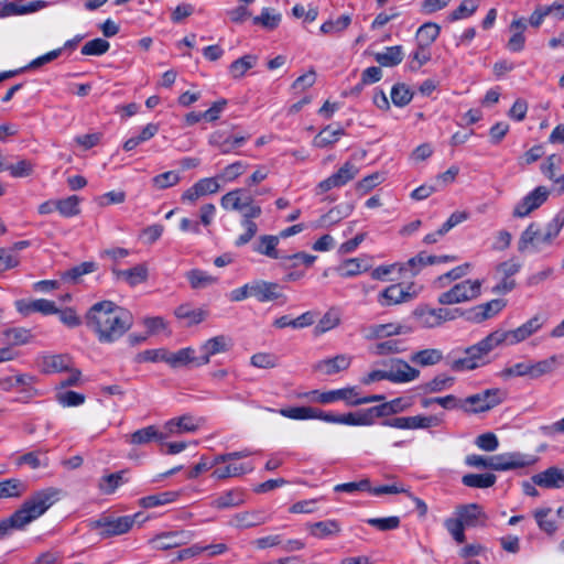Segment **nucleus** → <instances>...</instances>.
I'll list each match as a JSON object with an SVG mask.
<instances>
[{
  "label": "nucleus",
  "mask_w": 564,
  "mask_h": 564,
  "mask_svg": "<svg viewBox=\"0 0 564 564\" xmlns=\"http://www.w3.org/2000/svg\"><path fill=\"white\" fill-rule=\"evenodd\" d=\"M132 324L133 318L130 312L110 301L96 303L87 314V326L104 344L117 341L131 328Z\"/></svg>",
  "instance_id": "obj_1"
},
{
  "label": "nucleus",
  "mask_w": 564,
  "mask_h": 564,
  "mask_svg": "<svg viewBox=\"0 0 564 564\" xmlns=\"http://www.w3.org/2000/svg\"><path fill=\"white\" fill-rule=\"evenodd\" d=\"M58 500L59 490L53 487L33 492L10 517L0 520V540L10 536L14 530H23Z\"/></svg>",
  "instance_id": "obj_2"
},
{
  "label": "nucleus",
  "mask_w": 564,
  "mask_h": 564,
  "mask_svg": "<svg viewBox=\"0 0 564 564\" xmlns=\"http://www.w3.org/2000/svg\"><path fill=\"white\" fill-rule=\"evenodd\" d=\"M564 228V212L555 215L541 226L531 223L520 235L518 250L523 253H542L556 245L557 237Z\"/></svg>",
  "instance_id": "obj_3"
},
{
  "label": "nucleus",
  "mask_w": 564,
  "mask_h": 564,
  "mask_svg": "<svg viewBox=\"0 0 564 564\" xmlns=\"http://www.w3.org/2000/svg\"><path fill=\"white\" fill-rule=\"evenodd\" d=\"M501 346L497 332H492L475 345L469 346L465 350V356L457 358L451 362L454 371H470L485 366L488 355Z\"/></svg>",
  "instance_id": "obj_4"
},
{
  "label": "nucleus",
  "mask_w": 564,
  "mask_h": 564,
  "mask_svg": "<svg viewBox=\"0 0 564 564\" xmlns=\"http://www.w3.org/2000/svg\"><path fill=\"white\" fill-rule=\"evenodd\" d=\"M507 397L503 389L490 388L463 399V411L469 414L488 412L501 404Z\"/></svg>",
  "instance_id": "obj_5"
},
{
  "label": "nucleus",
  "mask_w": 564,
  "mask_h": 564,
  "mask_svg": "<svg viewBox=\"0 0 564 564\" xmlns=\"http://www.w3.org/2000/svg\"><path fill=\"white\" fill-rule=\"evenodd\" d=\"M481 286L482 281L479 279L464 280L441 293L437 302L442 305H454L476 300L481 294Z\"/></svg>",
  "instance_id": "obj_6"
},
{
  "label": "nucleus",
  "mask_w": 564,
  "mask_h": 564,
  "mask_svg": "<svg viewBox=\"0 0 564 564\" xmlns=\"http://www.w3.org/2000/svg\"><path fill=\"white\" fill-rule=\"evenodd\" d=\"M545 323L546 318L544 316L534 315L514 329H497L496 332L501 345L514 346L540 332Z\"/></svg>",
  "instance_id": "obj_7"
},
{
  "label": "nucleus",
  "mask_w": 564,
  "mask_h": 564,
  "mask_svg": "<svg viewBox=\"0 0 564 564\" xmlns=\"http://www.w3.org/2000/svg\"><path fill=\"white\" fill-rule=\"evenodd\" d=\"M539 457L534 454L521 452H508L492 456L491 469L496 471H508L533 466Z\"/></svg>",
  "instance_id": "obj_8"
},
{
  "label": "nucleus",
  "mask_w": 564,
  "mask_h": 564,
  "mask_svg": "<svg viewBox=\"0 0 564 564\" xmlns=\"http://www.w3.org/2000/svg\"><path fill=\"white\" fill-rule=\"evenodd\" d=\"M312 403L318 404H333L338 401L345 402L349 406H354V398L356 397V387L348 386L340 389H334L328 391L312 390L301 395Z\"/></svg>",
  "instance_id": "obj_9"
},
{
  "label": "nucleus",
  "mask_w": 564,
  "mask_h": 564,
  "mask_svg": "<svg viewBox=\"0 0 564 564\" xmlns=\"http://www.w3.org/2000/svg\"><path fill=\"white\" fill-rule=\"evenodd\" d=\"M139 516L140 513L118 518L104 516L97 520L90 521L89 525L93 529L99 530V533L104 536L120 535L127 533L132 528L135 518Z\"/></svg>",
  "instance_id": "obj_10"
},
{
  "label": "nucleus",
  "mask_w": 564,
  "mask_h": 564,
  "mask_svg": "<svg viewBox=\"0 0 564 564\" xmlns=\"http://www.w3.org/2000/svg\"><path fill=\"white\" fill-rule=\"evenodd\" d=\"M550 191L545 186H538L523 196L513 207L512 215L516 218L528 217L532 212L541 207L549 198Z\"/></svg>",
  "instance_id": "obj_11"
},
{
  "label": "nucleus",
  "mask_w": 564,
  "mask_h": 564,
  "mask_svg": "<svg viewBox=\"0 0 564 564\" xmlns=\"http://www.w3.org/2000/svg\"><path fill=\"white\" fill-rule=\"evenodd\" d=\"M383 365L388 369L389 381L392 383L401 384L409 383L420 377V370L412 367L409 362L401 358H393Z\"/></svg>",
  "instance_id": "obj_12"
},
{
  "label": "nucleus",
  "mask_w": 564,
  "mask_h": 564,
  "mask_svg": "<svg viewBox=\"0 0 564 564\" xmlns=\"http://www.w3.org/2000/svg\"><path fill=\"white\" fill-rule=\"evenodd\" d=\"M193 538L194 533L192 531H167L156 534L149 541V543L152 549L164 551L187 544L193 540Z\"/></svg>",
  "instance_id": "obj_13"
},
{
  "label": "nucleus",
  "mask_w": 564,
  "mask_h": 564,
  "mask_svg": "<svg viewBox=\"0 0 564 564\" xmlns=\"http://www.w3.org/2000/svg\"><path fill=\"white\" fill-rule=\"evenodd\" d=\"M14 306L17 312L24 317L34 313H40L44 316L58 313L55 302L46 299H20L14 302Z\"/></svg>",
  "instance_id": "obj_14"
},
{
  "label": "nucleus",
  "mask_w": 564,
  "mask_h": 564,
  "mask_svg": "<svg viewBox=\"0 0 564 564\" xmlns=\"http://www.w3.org/2000/svg\"><path fill=\"white\" fill-rule=\"evenodd\" d=\"M358 167L351 162H346L337 172L318 184L322 192H328L335 187H341L354 180L358 174Z\"/></svg>",
  "instance_id": "obj_15"
},
{
  "label": "nucleus",
  "mask_w": 564,
  "mask_h": 564,
  "mask_svg": "<svg viewBox=\"0 0 564 564\" xmlns=\"http://www.w3.org/2000/svg\"><path fill=\"white\" fill-rule=\"evenodd\" d=\"M199 419H196L189 414H185L165 422L163 425V433L166 435V438H169L171 436L181 435L184 433H194L199 429Z\"/></svg>",
  "instance_id": "obj_16"
},
{
  "label": "nucleus",
  "mask_w": 564,
  "mask_h": 564,
  "mask_svg": "<svg viewBox=\"0 0 564 564\" xmlns=\"http://www.w3.org/2000/svg\"><path fill=\"white\" fill-rule=\"evenodd\" d=\"M410 329L399 323L372 324L361 329L367 340L382 339L391 336L409 333Z\"/></svg>",
  "instance_id": "obj_17"
},
{
  "label": "nucleus",
  "mask_w": 564,
  "mask_h": 564,
  "mask_svg": "<svg viewBox=\"0 0 564 564\" xmlns=\"http://www.w3.org/2000/svg\"><path fill=\"white\" fill-rule=\"evenodd\" d=\"M231 346V340L225 335H218L204 341L200 347V356H198V365H207L215 355L226 352Z\"/></svg>",
  "instance_id": "obj_18"
},
{
  "label": "nucleus",
  "mask_w": 564,
  "mask_h": 564,
  "mask_svg": "<svg viewBox=\"0 0 564 564\" xmlns=\"http://www.w3.org/2000/svg\"><path fill=\"white\" fill-rule=\"evenodd\" d=\"M534 485L544 489L564 488V466H551L531 477Z\"/></svg>",
  "instance_id": "obj_19"
},
{
  "label": "nucleus",
  "mask_w": 564,
  "mask_h": 564,
  "mask_svg": "<svg viewBox=\"0 0 564 564\" xmlns=\"http://www.w3.org/2000/svg\"><path fill=\"white\" fill-rule=\"evenodd\" d=\"M45 7L46 2L41 0L28 3L24 0H14L0 8V19L34 13Z\"/></svg>",
  "instance_id": "obj_20"
},
{
  "label": "nucleus",
  "mask_w": 564,
  "mask_h": 564,
  "mask_svg": "<svg viewBox=\"0 0 564 564\" xmlns=\"http://www.w3.org/2000/svg\"><path fill=\"white\" fill-rule=\"evenodd\" d=\"M352 357L350 355L340 354L332 358H326L317 361L314 365V370L325 375L333 376L349 368Z\"/></svg>",
  "instance_id": "obj_21"
},
{
  "label": "nucleus",
  "mask_w": 564,
  "mask_h": 564,
  "mask_svg": "<svg viewBox=\"0 0 564 564\" xmlns=\"http://www.w3.org/2000/svg\"><path fill=\"white\" fill-rule=\"evenodd\" d=\"M252 195L246 188L232 189L220 198V206L228 212L240 213L250 203Z\"/></svg>",
  "instance_id": "obj_22"
},
{
  "label": "nucleus",
  "mask_w": 564,
  "mask_h": 564,
  "mask_svg": "<svg viewBox=\"0 0 564 564\" xmlns=\"http://www.w3.org/2000/svg\"><path fill=\"white\" fill-rule=\"evenodd\" d=\"M251 296L259 302H270L282 296L279 284L263 280L251 282Z\"/></svg>",
  "instance_id": "obj_23"
},
{
  "label": "nucleus",
  "mask_w": 564,
  "mask_h": 564,
  "mask_svg": "<svg viewBox=\"0 0 564 564\" xmlns=\"http://www.w3.org/2000/svg\"><path fill=\"white\" fill-rule=\"evenodd\" d=\"M455 516L465 527H476L486 519L481 508L476 503L458 506L455 510Z\"/></svg>",
  "instance_id": "obj_24"
},
{
  "label": "nucleus",
  "mask_w": 564,
  "mask_h": 564,
  "mask_svg": "<svg viewBox=\"0 0 564 564\" xmlns=\"http://www.w3.org/2000/svg\"><path fill=\"white\" fill-rule=\"evenodd\" d=\"M254 465L251 462L237 463V460L228 462L225 466H218L213 471V477L216 479H225L229 477H239L241 475L251 473Z\"/></svg>",
  "instance_id": "obj_25"
},
{
  "label": "nucleus",
  "mask_w": 564,
  "mask_h": 564,
  "mask_svg": "<svg viewBox=\"0 0 564 564\" xmlns=\"http://www.w3.org/2000/svg\"><path fill=\"white\" fill-rule=\"evenodd\" d=\"M113 274L118 280L135 286L148 279V267L145 263H140L130 269H113Z\"/></svg>",
  "instance_id": "obj_26"
},
{
  "label": "nucleus",
  "mask_w": 564,
  "mask_h": 564,
  "mask_svg": "<svg viewBox=\"0 0 564 564\" xmlns=\"http://www.w3.org/2000/svg\"><path fill=\"white\" fill-rule=\"evenodd\" d=\"M268 518L262 511H245L235 514L229 524L237 529H248L265 523Z\"/></svg>",
  "instance_id": "obj_27"
},
{
  "label": "nucleus",
  "mask_w": 564,
  "mask_h": 564,
  "mask_svg": "<svg viewBox=\"0 0 564 564\" xmlns=\"http://www.w3.org/2000/svg\"><path fill=\"white\" fill-rule=\"evenodd\" d=\"M409 297V292L401 284H392L379 294L378 302L381 306H391L405 302Z\"/></svg>",
  "instance_id": "obj_28"
},
{
  "label": "nucleus",
  "mask_w": 564,
  "mask_h": 564,
  "mask_svg": "<svg viewBox=\"0 0 564 564\" xmlns=\"http://www.w3.org/2000/svg\"><path fill=\"white\" fill-rule=\"evenodd\" d=\"M164 440H166V435H164L163 432H160L154 425L140 429L129 437L130 444L133 445H145L153 441L163 442Z\"/></svg>",
  "instance_id": "obj_29"
},
{
  "label": "nucleus",
  "mask_w": 564,
  "mask_h": 564,
  "mask_svg": "<svg viewBox=\"0 0 564 564\" xmlns=\"http://www.w3.org/2000/svg\"><path fill=\"white\" fill-rule=\"evenodd\" d=\"M167 365L172 368L185 367L188 365H198V356L195 355V350L192 347H185L177 351H169Z\"/></svg>",
  "instance_id": "obj_30"
},
{
  "label": "nucleus",
  "mask_w": 564,
  "mask_h": 564,
  "mask_svg": "<svg viewBox=\"0 0 564 564\" xmlns=\"http://www.w3.org/2000/svg\"><path fill=\"white\" fill-rule=\"evenodd\" d=\"M341 322V312L337 307H330L325 314L319 318L314 328V334L316 336L323 335L329 330L335 329L339 326Z\"/></svg>",
  "instance_id": "obj_31"
},
{
  "label": "nucleus",
  "mask_w": 564,
  "mask_h": 564,
  "mask_svg": "<svg viewBox=\"0 0 564 564\" xmlns=\"http://www.w3.org/2000/svg\"><path fill=\"white\" fill-rule=\"evenodd\" d=\"M29 489L26 481L8 478L0 481V499L20 498Z\"/></svg>",
  "instance_id": "obj_32"
},
{
  "label": "nucleus",
  "mask_w": 564,
  "mask_h": 564,
  "mask_svg": "<svg viewBox=\"0 0 564 564\" xmlns=\"http://www.w3.org/2000/svg\"><path fill=\"white\" fill-rule=\"evenodd\" d=\"M245 495L240 489H231L221 492L212 501V507L216 509H228L242 505Z\"/></svg>",
  "instance_id": "obj_33"
},
{
  "label": "nucleus",
  "mask_w": 564,
  "mask_h": 564,
  "mask_svg": "<svg viewBox=\"0 0 564 564\" xmlns=\"http://www.w3.org/2000/svg\"><path fill=\"white\" fill-rule=\"evenodd\" d=\"M308 530L311 535L317 539H326L338 535L341 531V527L336 520H325L310 524Z\"/></svg>",
  "instance_id": "obj_34"
},
{
  "label": "nucleus",
  "mask_w": 564,
  "mask_h": 564,
  "mask_svg": "<svg viewBox=\"0 0 564 564\" xmlns=\"http://www.w3.org/2000/svg\"><path fill=\"white\" fill-rule=\"evenodd\" d=\"M175 316L185 321L187 326L202 323L207 317V312L203 308H193L189 304H182L175 308Z\"/></svg>",
  "instance_id": "obj_35"
},
{
  "label": "nucleus",
  "mask_w": 564,
  "mask_h": 564,
  "mask_svg": "<svg viewBox=\"0 0 564 564\" xmlns=\"http://www.w3.org/2000/svg\"><path fill=\"white\" fill-rule=\"evenodd\" d=\"M402 46H388L382 52L375 54V59L383 67H393L399 65L403 59Z\"/></svg>",
  "instance_id": "obj_36"
},
{
  "label": "nucleus",
  "mask_w": 564,
  "mask_h": 564,
  "mask_svg": "<svg viewBox=\"0 0 564 564\" xmlns=\"http://www.w3.org/2000/svg\"><path fill=\"white\" fill-rule=\"evenodd\" d=\"M506 306V302L500 299L491 300L474 308V321L482 322L496 316Z\"/></svg>",
  "instance_id": "obj_37"
},
{
  "label": "nucleus",
  "mask_w": 564,
  "mask_h": 564,
  "mask_svg": "<svg viewBox=\"0 0 564 564\" xmlns=\"http://www.w3.org/2000/svg\"><path fill=\"white\" fill-rule=\"evenodd\" d=\"M178 498L177 491H163L155 495H150L139 499V506L144 509H151L176 501Z\"/></svg>",
  "instance_id": "obj_38"
},
{
  "label": "nucleus",
  "mask_w": 564,
  "mask_h": 564,
  "mask_svg": "<svg viewBox=\"0 0 564 564\" xmlns=\"http://www.w3.org/2000/svg\"><path fill=\"white\" fill-rule=\"evenodd\" d=\"M443 359V351L436 348H427L415 351L411 355L410 360L421 367L437 365Z\"/></svg>",
  "instance_id": "obj_39"
},
{
  "label": "nucleus",
  "mask_w": 564,
  "mask_h": 564,
  "mask_svg": "<svg viewBox=\"0 0 564 564\" xmlns=\"http://www.w3.org/2000/svg\"><path fill=\"white\" fill-rule=\"evenodd\" d=\"M185 276L189 282L191 288L194 290L209 288L217 283L218 281L216 276H213L208 272L199 269L189 270L188 272H186Z\"/></svg>",
  "instance_id": "obj_40"
},
{
  "label": "nucleus",
  "mask_w": 564,
  "mask_h": 564,
  "mask_svg": "<svg viewBox=\"0 0 564 564\" xmlns=\"http://www.w3.org/2000/svg\"><path fill=\"white\" fill-rule=\"evenodd\" d=\"M562 356L553 355L543 360L531 362L532 379H538L544 375L553 372L562 362Z\"/></svg>",
  "instance_id": "obj_41"
},
{
  "label": "nucleus",
  "mask_w": 564,
  "mask_h": 564,
  "mask_svg": "<svg viewBox=\"0 0 564 564\" xmlns=\"http://www.w3.org/2000/svg\"><path fill=\"white\" fill-rule=\"evenodd\" d=\"M278 245V236H261L258 245L254 247V251L272 259H284V256H281L276 250Z\"/></svg>",
  "instance_id": "obj_42"
},
{
  "label": "nucleus",
  "mask_w": 564,
  "mask_h": 564,
  "mask_svg": "<svg viewBox=\"0 0 564 564\" xmlns=\"http://www.w3.org/2000/svg\"><path fill=\"white\" fill-rule=\"evenodd\" d=\"M344 134L345 131L341 127L333 128L332 126H327L314 138L313 145L316 148H325L337 142Z\"/></svg>",
  "instance_id": "obj_43"
},
{
  "label": "nucleus",
  "mask_w": 564,
  "mask_h": 564,
  "mask_svg": "<svg viewBox=\"0 0 564 564\" xmlns=\"http://www.w3.org/2000/svg\"><path fill=\"white\" fill-rule=\"evenodd\" d=\"M17 465H28L32 469H37L40 467L48 466V458L46 456V451L36 449L29 453H25L18 457Z\"/></svg>",
  "instance_id": "obj_44"
},
{
  "label": "nucleus",
  "mask_w": 564,
  "mask_h": 564,
  "mask_svg": "<svg viewBox=\"0 0 564 564\" xmlns=\"http://www.w3.org/2000/svg\"><path fill=\"white\" fill-rule=\"evenodd\" d=\"M413 315L417 323L424 328H434L440 326L436 308L422 305L414 310Z\"/></svg>",
  "instance_id": "obj_45"
},
{
  "label": "nucleus",
  "mask_w": 564,
  "mask_h": 564,
  "mask_svg": "<svg viewBox=\"0 0 564 564\" xmlns=\"http://www.w3.org/2000/svg\"><path fill=\"white\" fill-rule=\"evenodd\" d=\"M340 425L371 426L372 420L368 409L340 414Z\"/></svg>",
  "instance_id": "obj_46"
},
{
  "label": "nucleus",
  "mask_w": 564,
  "mask_h": 564,
  "mask_svg": "<svg viewBox=\"0 0 564 564\" xmlns=\"http://www.w3.org/2000/svg\"><path fill=\"white\" fill-rule=\"evenodd\" d=\"M124 482H127V479L124 478V471H118L104 476L99 480L98 487L101 494L112 495Z\"/></svg>",
  "instance_id": "obj_47"
},
{
  "label": "nucleus",
  "mask_w": 564,
  "mask_h": 564,
  "mask_svg": "<svg viewBox=\"0 0 564 564\" xmlns=\"http://www.w3.org/2000/svg\"><path fill=\"white\" fill-rule=\"evenodd\" d=\"M70 366V357L68 355H52L43 359V369L45 372L67 371Z\"/></svg>",
  "instance_id": "obj_48"
},
{
  "label": "nucleus",
  "mask_w": 564,
  "mask_h": 564,
  "mask_svg": "<svg viewBox=\"0 0 564 564\" xmlns=\"http://www.w3.org/2000/svg\"><path fill=\"white\" fill-rule=\"evenodd\" d=\"M552 510L550 508L536 509L533 513L538 527L545 533L552 535L557 530L555 519L551 517Z\"/></svg>",
  "instance_id": "obj_49"
},
{
  "label": "nucleus",
  "mask_w": 564,
  "mask_h": 564,
  "mask_svg": "<svg viewBox=\"0 0 564 564\" xmlns=\"http://www.w3.org/2000/svg\"><path fill=\"white\" fill-rule=\"evenodd\" d=\"M281 14L273 9L263 8L261 13L253 18V24L261 25L268 30H274L281 22Z\"/></svg>",
  "instance_id": "obj_50"
},
{
  "label": "nucleus",
  "mask_w": 564,
  "mask_h": 564,
  "mask_svg": "<svg viewBox=\"0 0 564 564\" xmlns=\"http://www.w3.org/2000/svg\"><path fill=\"white\" fill-rule=\"evenodd\" d=\"M497 478L494 474H467L462 482L471 488H489L495 485Z\"/></svg>",
  "instance_id": "obj_51"
},
{
  "label": "nucleus",
  "mask_w": 564,
  "mask_h": 564,
  "mask_svg": "<svg viewBox=\"0 0 564 564\" xmlns=\"http://www.w3.org/2000/svg\"><path fill=\"white\" fill-rule=\"evenodd\" d=\"M440 31L441 29L436 23H424L416 32L417 43L421 46H430L437 39Z\"/></svg>",
  "instance_id": "obj_52"
},
{
  "label": "nucleus",
  "mask_w": 564,
  "mask_h": 564,
  "mask_svg": "<svg viewBox=\"0 0 564 564\" xmlns=\"http://www.w3.org/2000/svg\"><path fill=\"white\" fill-rule=\"evenodd\" d=\"M257 64V56L245 55L231 63L229 73L234 78H241L249 69Z\"/></svg>",
  "instance_id": "obj_53"
},
{
  "label": "nucleus",
  "mask_w": 564,
  "mask_h": 564,
  "mask_svg": "<svg viewBox=\"0 0 564 564\" xmlns=\"http://www.w3.org/2000/svg\"><path fill=\"white\" fill-rule=\"evenodd\" d=\"M9 171L12 177H26L33 173L34 164L29 160H20L15 164L4 165L0 162V172Z\"/></svg>",
  "instance_id": "obj_54"
},
{
  "label": "nucleus",
  "mask_w": 564,
  "mask_h": 564,
  "mask_svg": "<svg viewBox=\"0 0 564 564\" xmlns=\"http://www.w3.org/2000/svg\"><path fill=\"white\" fill-rule=\"evenodd\" d=\"M270 411L278 412L284 417L296 421L313 420L314 416L312 406H292L280 409L278 411L270 409Z\"/></svg>",
  "instance_id": "obj_55"
},
{
  "label": "nucleus",
  "mask_w": 564,
  "mask_h": 564,
  "mask_svg": "<svg viewBox=\"0 0 564 564\" xmlns=\"http://www.w3.org/2000/svg\"><path fill=\"white\" fill-rule=\"evenodd\" d=\"M3 335L14 346L25 345L33 338L31 330L24 327L8 328L3 332Z\"/></svg>",
  "instance_id": "obj_56"
},
{
  "label": "nucleus",
  "mask_w": 564,
  "mask_h": 564,
  "mask_svg": "<svg viewBox=\"0 0 564 564\" xmlns=\"http://www.w3.org/2000/svg\"><path fill=\"white\" fill-rule=\"evenodd\" d=\"M480 0H464L449 15L448 20L459 21L471 17L478 9Z\"/></svg>",
  "instance_id": "obj_57"
},
{
  "label": "nucleus",
  "mask_w": 564,
  "mask_h": 564,
  "mask_svg": "<svg viewBox=\"0 0 564 564\" xmlns=\"http://www.w3.org/2000/svg\"><path fill=\"white\" fill-rule=\"evenodd\" d=\"M429 264H435V259L431 254L424 252L408 260V262L400 264V271L410 270L412 274H416L420 270Z\"/></svg>",
  "instance_id": "obj_58"
},
{
  "label": "nucleus",
  "mask_w": 564,
  "mask_h": 564,
  "mask_svg": "<svg viewBox=\"0 0 564 564\" xmlns=\"http://www.w3.org/2000/svg\"><path fill=\"white\" fill-rule=\"evenodd\" d=\"M455 379L447 375H438L423 386L427 393H437L449 389L454 384Z\"/></svg>",
  "instance_id": "obj_59"
},
{
  "label": "nucleus",
  "mask_w": 564,
  "mask_h": 564,
  "mask_svg": "<svg viewBox=\"0 0 564 564\" xmlns=\"http://www.w3.org/2000/svg\"><path fill=\"white\" fill-rule=\"evenodd\" d=\"M248 163L243 161H236L229 165H227L220 174L218 175V178H221L224 182L230 183L234 182L236 178H238L240 175H242L247 169Z\"/></svg>",
  "instance_id": "obj_60"
},
{
  "label": "nucleus",
  "mask_w": 564,
  "mask_h": 564,
  "mask_svg": "<svg viewBox=\"0 0 564 564\" xmlns=\"http://www.w3.org/2000/svg\"><path fill=\"white\" fill-rule=\"evenodd\" d=\"M351 23V18L344 14L336 20H328L321 25V32L324 34H336L346 30Z\"/></svg>",
  "instance_id": "obj_61"
},
{
  "label": "nucleus",
  "mask_w": 564,
  "mask_h": 564,
  "mask_svg": "<svg viewBox=\"0 0 564 564\" xmlns=\"http://www.w3.org/2000/svg\"><path fill=\"white\" fill-rule=\"evenodd\" d=\"M110 47V44L105 39H94L88 42H86L82 46V54L83 55H90V56H100L105 54Z\"/></svg>",
  "instance_id": "obj_62"
},
{
  "label": "nucleus",
  "mask_w": 564,
  "mask_h": 564,
  "mask_svg": "<svg viewBox=\"0 0 564 564\" xmlns=\"http://www.w3.org/2000/svg\"><path fill=\"white\" fill-rule=\"evenodd\" d=\"M470 268H471V265L469 263H464L462 265H458V267L449 270L445 274L441 275L437 279L436 283L440 288H445V286H447V284L449 282L458 280V279L465 276L466 274H468V272L470 271Z\"/></svg>",
  "instance_id": "obj_63"
},
{
  "label": "nucleus",
  "mask_w": 564,
  "mask_h": 564,
  "mask_svg": "<svg viewBox=\"0 0 564 564\" xmlns=\"http://www.w3.org/2000/svg\"><path fill=\"white\" fill-rule=\"evenodd\" d=\"M181 181V176L176 171H167L152 178L153 186L158 189L172 187Z\"/></svg>",
  "instance_id": "obj_64"
}]
</instances>
